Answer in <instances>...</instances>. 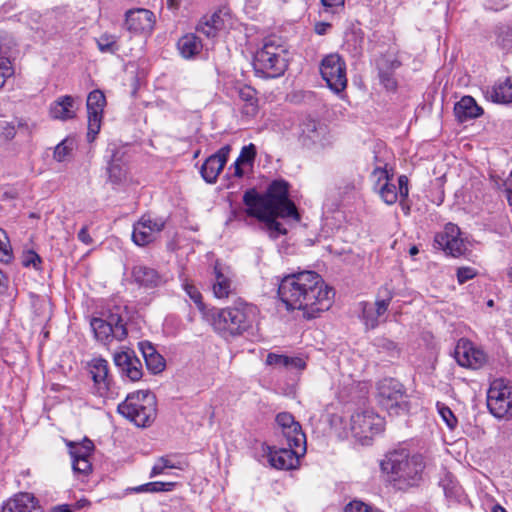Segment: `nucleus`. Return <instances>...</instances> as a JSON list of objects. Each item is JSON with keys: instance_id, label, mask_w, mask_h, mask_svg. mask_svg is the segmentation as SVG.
Here are the masks:
<instances>
[{"instance_id": "obj_38", "label": "nucleus", "mask_w": 512, "mask_h": 512, "mask_svg": "<svg viewBox=\"0 0 512 512\" xmlns=\"http://www.w3.org/2000/svg\"><path fill=\"white\" fill-rule=\"evenodd\" d=\"M174 486L171 482H149L136 487H133L131 491L135 493H155L160 491H169Z\"/></svg>"}, {"instance_id": "obj_49", "label": "nucleus", "mask_w": 512, "mask_h": 512, "mask_svg": "<svg viewBox=\"0 0 512 512\" xmlns=\"http://www.w3.org/2000/svg\"><path fill=\"white\" fill-rule=\"evenodd\" d=\"M183 288L190 299L198 306L201 307L202 303V295L199 290L192 284L187 281L183 283Z\"/></svg>"}, {"instance_id": "obj_4", "label": "nucleus", "mask_w": 512, "mask_h": 512, "mask_svg": "<svg viewBox=\"0 0 512 512\" xmlns=\"http://www.w3.org/2000/svg\"><path fill=\"white\" fill-rule=\"evenodd\" d=\"M256 319V308L244 301L217 309L212 313V326L224 338L241 336L252 329Z\"/></svg>"}, {"instance_id": "obj_57", "label": "nucleus", "mask_w": 512, "mask_h": 512, "mask_svg": "<svg viewBox=\"0 0 512 512\" xmlns=\"http://www.w3.org/2000/svg\"><path fill=\"white\" fill-rule=\"evenodd\" d=\"M77 237L82 243L86 245H90L93 242L91 236L88 233V228L86 226L81 228V230L78 232Z\"/></svg>"}, {"instance_id": "obj_35", "label": "nucleus", "mask_w": 512, "mask_h": 512, "mask_svg": "<svg viewBox=\"0 0 512 512\" xmlns=\"http://www.w3.org/2000/svg\"><path fill=\"white\" fill-rule=\"evenodd\" d=\"M239 98L245 102L243 112L247 115H255L257 112L256 91L250 86L241 87L238 91Z\"/></svg>"}, {"instance_id": "obj_26", "label": "nucleus", "mask_w": 512, "mask_h": 512, "mask_svg": "<svg viewBox=\"0 0 512 512\" xmlns=\"http://www.w3.org/2000/svg\"><path fill=\"white\" fill-rule=\"evenodd\" d=\"M134 281L145 288H155L164 283L163 276L151 267L138 265L132 270Z\"/></svg>"}, {"instance_id": "obj_39", "label": "nucleus", "mask_w": 512, "mask_h": 512, "mask_svg": "<svg viewBox=\"0 0 512 512\" xmlns=\"http://www.w3.org/2000/svg\"><path fill=\"white\" fill-rule=\"evenodd\" d=\"M96 43H97L98 49L102 53L114 54L119 49V47L117 45V37L112 34L104 33V34L100 35L96 39Z\"/></svg>"}, {"instance_id": "obj_53", "label": "nucleus", "mask_w": 512, "mask_h": 512, "mask_svg": "<svg viewBox=\"0 0 512 512\" xmlns=\"http://www.w3.org/2000/svg\"><path fill=\"white\" fill-rule=\"evenodd\" d=\"M11 75V68L7 59L0 58V88L5 84L6 78Z\"/></svg>"}, {"instance_id": "obj_56", "label": "nucleus", "mask_w": 512, "mask_h": 512, "mask_svg": "<svg viewBox=\"0 0 512 512\" xmlns=\"http://www.w3.org/2000/svg\"><path fill=\"white\" fill-rule=\"evenodd\" d=\"M12 259V253L9 248L0 240V262L9 263Z\"/></svg>"}, {"instance_id": "obj_52", "label": "nucleus", "mask_w": 512, "mask_h": 512, "mask_svg": "<svg viewBox=\"0 0 512 512\" xmlns=\"http://www.w3.org/2000/svg\"><path fill=\"white\" fill-rule=\"evenodd\" d=\"M497 43L500 47L506 49L512 45V30L506 28L497 36Z\"/></svg>"}, {"instance_id": "obj_1", "label": "nucleus", "mask_w": 512, "mask_h": 512, "mask_svg": "<svg viewBox=\"0 0 512 512\" xmlns=\"http://www.w3.org/2000/svg\"><path fill=\"white\" fill-rule=\"evenodd\" d=\"M278 295L288 310H302L312 319L332 304L333 289L315 271H301L284 276L278 285Z\"/></svg>"}, {"instance_id": "obj_60", "label": "nucleus", "mask_w": 512, "mask_h": 512, "mask_svg": "<svg viewBox=\"0 0 512 512\" xmlns=\"http://www.w3.org/2000/svg\"><path fill=\"white\" fill-rule=\"evenodd\" d=\"M160 464L163 465L165 469L176 468L177 466L168 458V457H160L158 458Z\"/></svg>"}, {"instance_id": "obj_14", "label": "nucleus", "mask_w": 512, "mask_h": 512, "mask_svg": "<svg viewBox=\"0 0 512 512\" xmlns=\"http://www.w3.org/2000/svg\"><path fill=\"white\" fill-rule=\"evenodd\" d=\"M113 361L122 379L136 382L143 377L142 363L134 351L123 350L115 352Z\"/></svg>"}, {"instance_id": "obj_15", "label": "nucleus", "mask_w": 512, "mask_h": 512, "mask_svg": "<svg viewBox=\"0 0 512 512\" xmlns=\"http://www.w3.org/2000/svg\"><path fill=\"white\" fill-rule=\"evenodd\" d=\"M461 232L457 225L448 223L444 230L435 236V244L453 257H459L466 251V244L461 238Z\"/></svg>"}, {"instance_id": "obj_51", "label": "nucleus", "mask_w": 512, "mask_h": 512, "mask_svg": "<svg viewBox=\"0 0 512 512\" xmlns=\"http://www.w3.org/2000/svg\"><path fill=\"white\" fill-rule=\"evenodd\" d=\"M321 3L325 7V11L338 13L339 10L344 9L345 0H321Z\"/></svg>"}, {"instance_id": "obj_11", "label": "nucleus", "mask_w": 512, "mask_h": 512, "mask_svg": "<svg viewBox=\"0 0 512 512\" xmlns=\"http://www.w3.org/2000/svg\"><path fill=\"white\" fill-rule=\"evenodd\" d=\"M349 425L351 435L362 442L382 432L384 427L383 419L372 410L353 413Z\"/></svg>"}, {"instance_id": "obj_34", "label": "nucleus", "mask_w": 512, "mask_h": 512, "mask_svg": "<svg viewBox=\"0 0 512 512\" xmlns=\"http://www.w3.org/2000/svg\"><path fill=\"white\" fill-rule=\"evenodd\" d=\"M393 297L394 291L387 285L382 286L379 289L377 299L375 301V304L373 305L375 313L378 315L379 318L387 312Z\"/></svg>"}, {"instance_id": "obj_2", "label": "nucleus", "mask_w": 512, "mask_h": 512, "mask_svg": "<svg viewBox=\"0 0 512 512\" xmlns=\"http://www.w3.org/2000/svg\"><path fill=\"white\" fill-rule=\"evenodd\" d=\"M243 202L247 207L245 213L262 222V229L272 239L287 233L278 218H300L296 206L289 199V184L284 180L273 181L264 194H259L255 189L247 190Z\"/></svg>"}, {"instance_id": "obj_9", "label": "nucleus", "mask_w": 512, "mask_h": 512, "mask_svg": "<svg viewBox=\"0 0 512 512\" xmlns=\"http://www.w3.org/2000/svg\"><path fill=\"white\" fill-rule=\"evenodd\" d=\"M379 403L390 415H400L409 409L403 385L394 378H385L377 385Z\"/></svg>"}, {"instance_id": "obj_58", "label": "nucleus", "mask_w": 512, "mask_h": 512, "mask_svg": "<svg viewBox=\"0 0 512 512\" xmlns=\"http://www.w3.org/2000/svg\"><path fill=\"white\" fill-rule=\"evenodd\" d=\"M331 28V24L326 22H319L315 25V32L318 35H324Z\"/></svg>"}, {"instance_id": "obj_3", "label": "nucleus", "mask_w": 512, "mask_h": 512, "mask_svg": "<svg viewBox=\"0 0 512 512\" xmlns=\"http://www.w3.org/2000/svg\"><path fill=\"white\" fill-rule=\"evenodd\" d=\"M380 467L395 487L405 489L420 483L425 462L421 454H410L407 449L399 448L388 452Z\"/></svg>"}, {"instance_id": "obj_37", "label": "nucleus", "mask_w": 512, "mask_h": 512, "mask_svg": "<svg viewBox=\"0 0 512 512\" xmlns=\"http://www.w3.org/2000/svg\"><path fill=\"white\" fill-rule=\"evenodd\" d=\"M108 180L113 185H118L126 178V171L120 160H111L107 166Z\"/></svg>"}, {"instance_id": "obj_63", "label": "nucleus", "mask_w": 512, "mask_h": 512, "mask_svg": "<svg viewBox=\"0 0 512 512\" xmlns=\"http://www.w3.org/2000/svg\"><path fill=\"white\" fill-rule=\"evenodd\" d=\"M506 192V196H507V201L509 203L510 206H512V188H507L505 190Z\"/></svg>"}, {"instance_id": "obj_55", "label": "nucleus", "mask_w": 512, "mask_h": 512, "mask_svg": "<svg viewBox=\"0 0 512 512\" xmlns=\"http://www.w3.org/2000/svg\"><path fill=\"white\" fill-rule=\"evenodd\" d=\"M0 132H1V135L6 140H10V139L14 138V136L16 134L15 127L13 125H11L10 123L5 122V121L0 123Z\"/></svg>"}, {"instance_id": "obj_10", "label": "nucleus", "mask_w": 512, "mask_h": 512, "mask_svg": "<svg viewBox=\"0 0 512 512\" xmlns=\"http://www.w3.org/2000/svg\"><path fill=\"white\" fill-rule=\"evenodd\" d=\"M487 407L498 419H512V382L494 380L487 392Z\"/></svg>"}, {"instance_id": "obj_23", "label": "nucleus", "mask_w": 512, "mask_h": 512, "mask_svg": "<svg viewBox=\"0 0 512 512\" xmlns=\"http://www.w3.org/2000/svg\"><path fill=\"white\" fill-rule=\"evenodd\" d=\"M373 176L377 178L378 184L382 180L385 181L379 188V195L382 200L388 205L396 203L399 197V188L397 189L396 185L390 182L391 178L388 171L385 168L377 167L373 171Z\"/></svg>"}, {"instance_id": "obj_32", "label": "nucleus", "mask_w": 512, "mask_h": 512, "mask_svg": "<svg viewBox=\"0 0 512 512\" xmlns=\"http://www.w3.org/2000/svg\"><path fill=\"white\" fill-rule=\"evenodd\" d=\"M266 364L277 369L303 370L306 367L305 361L300 357H289L276 353H269Z\"/></svg>"}, {"instance_id": "obj_64", "label": "nucleus", "mask_w": 512, "mask_h": 512, "mask_svg": "<svg viewBox=\"0 0 512 512\" xmlns=\"http://www.w3.org/2000/svg\"><path fill=\"white\" fill-rule=\"evenodd\" d=\"M492 512H507L505 508H503L499 504H495L492 508Z\"/></svg>"}, {"instance_id": "obj_36", "label": "nucleus", "mask_w": 512, "mask_h": 512, "mask_svg": "<svg viewBox=\"0 0 512 512\" xmlns=\"http://www.w3.org/2000/svg\"><path fill=\"white\" fill-rule=\"evenodd\" d=\"M68 447L70 456L74 460L89 457L94 449V444L91 440L85 438L81 443L69 442Z\"/></svg>"}, {"instance_id": "obj_24", "label": "nucleus", "mask_w": 512, "mask_h": 512, "mask_svg": "<svg viewBox=\"0 0 512 512\" xmlns=\"http://www.w3.org/2000/svg\"><path fill=\"white\" fill-rule=\"evenodd\" d=\"M138 347L145 360L146 367L151 373L158 374L164 370L165 359L151 342L141 341L138 343Z\"/></svg>"}, {"instance_id": "obj_21", "label": "nucleus", "mask_w": 512, "mask_h": 512, "mask_svg": "<svg viewBox=\"0 0 512 512\" xmlns=\"http://www.w3.org/2000/svg\"><path fill=\"white\" fill-rule=\"evenodd\" d=\"M155 15L147 9L129 10L126 13L125 27L135 34H150L155 25Z\"/></svg>"}, {"instance_id": "obj_8", "label": "nucleus", "mask_w": 512, "mask_h": 512, "mask_svg": "<svg viewBox=\"0 0 512 512\" xmlns=\"http://www.w3.org/2000/svg\"><path fill=\"white\" fill-rule=\"evenodd\" d=\"M86 370L93 383L91 391L94 395L104 399H115L118 396L106 359L102 357L92 358L87 362Z\"/></svg>"}, {"instance_id": "obj_18", "label": "nucleus", "mask_w": 512, "mask_h": 512, "mask_svg": "<svg viewBox=\"0 0 512 512\" xmlns=\"http://www.w3.org/2000/svg\"><path fill=\"white\" fill-rule=\"evenodd\" d=\"M454 355L457 363L467 368L478 369L486 362L485 353L466 339L458 341Z\"/></svg>"}, {"instance_id": "obj_17", "label": "nucleus", "mask_w": 512, "mask_h": 512, "mask_svg": "<svg viewBox=\"0 0 512 512\" xmlns=\"http://www.w3.org/2000/svg\"><path fill=\"white\" fill-rule=\"evenodd\" d=\"M306 445L302 447L272 448L268 447V462L273 468L280 470L293 469L298 464L299 455L304 454Z\"/></svg>"}, {"instance_id": "obj_16", "label": "nucleus", "mask_w": 512, "mask_h": 512, "mask_svg": "<svg viewBox=\"0 0 512 512\" xmlns=\"http://www.w3.org/2000/svg\"><path fill=\"white\" fill-rule=\"evenodd\" d=\"M164 221L159 218L142 216L134 225L132 240L138 246H145L153 242L164 228Z\"/></svg>"}, {"instance_id": "obj_43", "label": "nucleus", "mask_w": 512, "mask_h": 512, "mask_svg": "<svg viewBox=\"0 0 512 512\" xmlns=\"http://www.w3.org/2000/svg\"><path fill=\"white\" fill-rule=\"evenodd\" d=\"M408 182L409 180L406 175H400L398 177L400 206L405 215H408L410 213V206L407 203V198L409 194Z\"/></svg>"}, {"instance_id": "obj_54", "label": "nucleus", "mask_w": 512, "mask_h": 512, "mask_svg": "<svg viewBox=\"0 0 512 512\" xmlns=\"http://www.w3.org/2000/svg\"><path fill=\"white\" fill-rule=\"evenodd\" d=\"M379 77L381 83L389 90H394L397 87V82L390 73L380 71Z\"/></svg>"}, {"instance_id": "obj_33", "label": "nucleus", "mask_w": 512, "mask_h": 512, "mask_svg": "<svg viewBox=\"0 0 512 512\" xmlns=\"http://www.w3.org/2000/svg\"><path fill=\"white\" fill-rule=\"evenodd\" d=\"M202 47L201 40L193 33L182 36L177 42V48L185 59L193 58L199 54Z\"/></svg>"}, {"instance_id": "obj_29", "label": "nucleus", "mask_w": 512, "mask_h": 512, "mask_svg": "<svg viewBox=\"0 0 512 512\" xmlns=\"http://www.w3.org/2000/svg\"><path fill=\"white\" fill-rule=\"evenodd\" d=\"M486 97L494 103L508 104L512 102V77L498 81L487 89Z\"/></svg>"}, {"instance_id": "obj_62", "label": "nucleus", "mask_w": 512, "mask_h": 512, "mask_svg": "<svg viewBox=\"0 0 512 512\" xmlns=\"http://www.w3.org/2000/svg\"><path fill=\"white\" fill-rule=\"evenodd\" d=\"M51 512H72L67 504L57 505L51 508Z\"/></svg>"}, {"instance_id": "obj_47", "label": "nucleus", "mask_w": 512, "mask_h": 512, "mask_svg": "<svg viewBox=\"0 0 512 512\" xmlns=\"http://www.w3.org/2000/svg\"><path fill=\"white\" fill-rule=\"evenodd\" d=\"M41 257L33 250H28L23 254L22 264L25 267H33L36 270L40 269Z\"/></svg>"}, {"instance_id": "obj_20", "label": "nucleus", "mask_w": 512, "mask_h": 512, "mask_svg": "<svg viewBox=\"0 0 512 512\" xmlns=\"http://www.w3.org/2000/svg\"><path fill=\"white\" fill-rule=\"evenodd\" d=\"M230 151L231 146L225 145L204 161L200 168V174L207 183L213 184L217 181L227 163Z\"/></svg>"}, {"instance_id": "obj_25", "label": "nucleus", "mask_w": 512, "mask_h": 512, "mask_svg": "<svg viewBox=\"0 0 512 512\" xmlns=\"http://www.w3.org/2000/svg\"><path fill=\"white\" fill-rule=\"evenodd\" d=\"M50 116L57 120H70L76 117L75 101L72 96L65 95L57 98L49 110Z\"/></svg>"}, {"instance_id": "obj_30", "label": "nucleus", "mask_w": 512, "mask_h": 512, "mask_svg": "<svg viewBox=\"0 0 512 512\" xmlns=\"http://www.w3.org/2000/svg\"><path fill=\"white\" fill-rule=\"evenodd\" d=\"M215 281L213 283V294L218 299L228 298L233 292V281L217 264L214 267Z\"/></svg>"}, {"instance_id": "obj_12", "label": "nucleus", "mask_w": 512, "mask_h": 512, "mask_svg": "<svg viewBox=\"0 0 512 512\" xmlns=\"http://www.w3.org/2000/svg\"><path fill=\"white\" fill-rule=\"evenodd\" d=\"M320 73L327 86L335 93H340L346 88V65L338 54L324 57L321 61Z\"/></svg>"}, {"instance_id": "obj_19", "label": "nucleus", "mask_w": 512, "mask_h": 512, "mask_svg": "<svg viewBox=\"0 0 512 512\" xmlns=\"http://www.w3.org/2000/svg\"><path fill=\"white\" fill-rule=\"evenodd\" d=\"M276 422L282 429V435L286 444L290 447H302L306 445V437L301 425L295 421L292 414L281 412L276 416Z\"/></svg>"}, {"instance_id": "obj_45", "label": "nucleus", "mask_w": 512, "mask_h": 512, "mask_svg": "<svg viewBox=\"0 0 512 512\" xmlns=\"http://www.w3.org/2000/svg\"><path fill=\"white\" fill-rule=\"evenodd\" d=\"M72 150V141L65 139L55 147L53 157L56 161L63 162L67 159Z\"/></svg>"}, {"instance_id": "obj_42", "label": "nucleus", "mask_w": 512, "mask_h": 512, "mask_svg": "<svg viewBox=\"0 0 512 512\" xmlns=\"http://www.w3.org/2000/svg\"><path fill=\"white\" fill-rule=\"evenodd\" d=\"M374 344L379 350V352L387 353L390 357H398L400 354V349L398 348V345L388 338H376Z\"/></svg>"}, {"instance_id": "obj_61", "label": "nucleus", "mask_w": 512, "mask_h": 512, "mask_svg": "<svg viewBox=\"0 0 512 512\" xmlns=\"http://www.w3.org/2000/svg\"><path fill=\"white\" fill-rule=\"evenodd\" d=\"M243 163H238V160H236L233 164L234 167V175L238 178H241L244 175V171L242 169Z\"/></svg>"}, {"instance_id": "obj_5", "label": "nucleus", "mask_w": 512, "mask_h": 512, "mask_svg": "<svg viewBox=\"0 0 512 512\" xmlns=\"http://www.w3.org/2000/svg\"><path fill=\"white\" fill-rule=\"evenodd\" d=\"M117 411L138 427L150 426L157 415L156 396L149 390H138L129 393Z\"/></svg>"}, {"instance_id": "obj_13", "label": "nucleus", "mask_w": 512, "mask_h": 512, "mask_svg": "<svg viewBox=\"0 0 512 512\" xmlns=\"http://www.w3.org/2000/svg\"><path fill=\"white\" fill-rule=\"evenodd\" d=\"M105 105L106 98L102 91L96 89L89 93L86 101L88 117V142H93L101 130Z\"/></svg>"}, {"instance_id": "obj_41", "label": "nucleus", "mask_w": 512, "mask_h": 512, "mask_svg": "<svg viewBox=\"0 0 512 512\" xmlns=\"http://www.w3.org/2000/svg\"><path fill=\"white\" fill-rule=\"evenodd\" d=\"M362 317L367 328L375 329L379 325V317L375 313L374 306L368 302H362Z\"/></svg>"}, {"instance_id": "obj_7", "label": "nucleus", "mask_w": 512, "mask_h": 512, "mask_svg": "<svg viewBox=\"0 0 512 512\" xmlns=\"http://www.w3.org/2000/svg\"><path fill=\"white\" fill-rule=\"evenodd\" d=\"M105 317H93L90 321L95 339L108 345L113 340L123 341L128 336L127 312L125 309L115 307Z\"/></svg>"}, {"instance_id": "obj_6", "label": "nucleus", "mask_w": 512, "mask_h": 512, "mask_svg": "<svg viewBox=\"0 0 512 512\" xmlns=\"http://www.w3.org/2000/svg\"><path fill=\"white\" fill-rule=\"evenodd\" d=\"M253 67L256 75L263 78H278L288 67L286 50L279 39L266 38L263 46L255 53Z\"/></svg>"}, {"instance_id": "obj_31", "label": "nucleus", "mask_w": 512, "mask_h": 512, "mask_svg": "<svg viewBox=\"0 0 512 512\" xmlns=\"http://www.w3.org/2000/svg\"><path fill=\"white\" fill-rule=\"evenodd\" d=\"M223 28L224 19L222 13L217 11L210 16L203 17L197 26V31L204 34L207 38H215Z\"/></svg>"}, {"instance_id": "obj_40", "label": "nucleus", "mask_w": 512, "mask_h": 512, "mask_svg": "<svg viewBox=\"0 0 512 512\" xmlns=\"http://www.w3.org/2000/svg\"><path fill=\"white\" fill-rule=\"evenodd\" d=\"M440 486L447 498L454 499L459 496L460 486L450 473H446L440 480Z\"/></svg>"}, {"instance_id": "obj_27", "label": "nucleus", "mask_w": 512, "mask_h": 512, "mask_svg": "<svg viewBox=\"0 0 512 512\" xmlns=\"http://www.w3.org/2000/svg\"><path fill=\"white\" fill-rule=\"evenodd\" d=\"M37 510V501L30 493L16 494L2 507V512H37Z\"/></svg>"}, {"instance_id": "obj_28", "label": "nucleus", "mask_w": 512, "mask_h": 512, "mask_svg": "<svg viewBox=\"0 0 512 512\" xmlns=\"http://www.w3.org/2000/svg\"><path fill=\"white\" fill-rule=\"evenodd\" d=\"M483 110L471 96H463L454 106V114L459 122H466L482 115Z\"/></svg>"}, {"instance_id": "obj_50", "label": "nucleus", "mask_w": 512, "mask_h": 512, "mask_svg": "<svg viewBox=\"0 0 512 512\" xmlns=\"http://www.w3.org/2000/svg\"><path fill=\"white\" fill-rule=\"evenodd\" d=\"M477 275L475 269L471 267H460L457 270V280L459 284H463Z\"/></svg>"}, {"instance_id": "obj_48", "label": "nucleus", "mask_w": 512, "mask_h": 512, "mask_svg": "<svg viewBox=\"0 0 512 512\" xmlns=\"http://www.w3.org/2000/svg\"><path fill=\"white\" fill-rule=\"evenodd\" d=\"M72 468L75 473L87 475L92 468L89 457L72 460Z\"/></svg>"}, {"instance_id": "obj_22", "label": "nucleus", "mask_w": 512, "mask_h": 512, "mask_svg": "<svg viewBox=\"0 0 512 512\" xmlns=\"http://www.w3.org/2000/svg\"><path fill=\"white\" fill-rule=\"evenodd\" d=\"M327 127L313 119H306L301 124V139L305 145H321L327 142Z\"/></svg>"}, {"instance_id": "obj_44", "label": "nucleus", "mask_w": 512, "mask_h": 512, "mask_svg": "<svg viewBox=\"0 0 512 512\" xmlns=\"http://www.w3.org/2000/svg\"><path fill=\"white\" fill-rule=\"evenodd\" d=\"M436 407L440 417L448 428L451 430L454 429L457 426L458 421L452 410L441 402H437Z\"/></svg>"}, {"instance_id": "obj_59", "label": "nucleus", "mask_w": 512, "mask_h": 512, "mask_svg": "<svg viewBox=\"0 0 512 512\" xmlns=\"http://www.w3.org/2000/svg\"><path fill=\"white\" fill-rule=\"evenodd\" d=\"M165 471V468L163 465L160 464V461L157 459L156 463L152 467L150 477H155L157 475L163 474Z\"/></svg>"}, {"instance_id": "obj_46", "label": "nucleus", "mask_w": 512, "mask_h": 512, "mask_svg": "<svg viewBox=\"0 0 512 512\" xmlns=\"http://www.w3.org/2000/svg\"><path fill=\"white\" fill-rule=\"evenodd\" d=\"M256 157V146L253 143L243 146L238 158V163L252 165Z\"/></svg>"}]
</instances>
